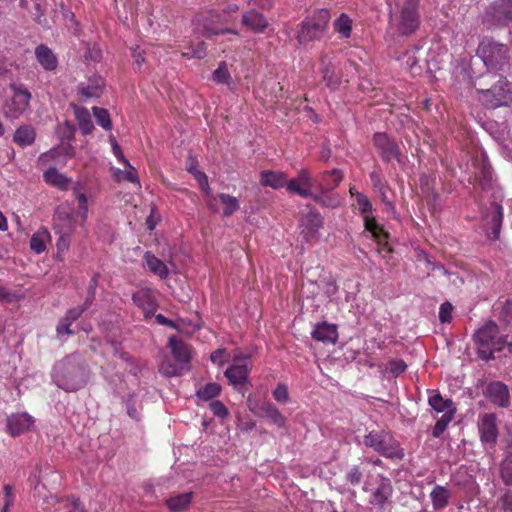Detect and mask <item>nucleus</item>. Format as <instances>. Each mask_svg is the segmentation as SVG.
Instances as JSON below:
<instances>
[{"label": "nucleus", "mask_w": 512, "mask_h": 512, "mask_svg": "<svg viewBox=\"0 0 512 512\" xmlns=\"http://www.w3.org/2000/svg\"><path fill=\"white\" fill-rule=\"evenodd\" d=\"M52 377L59 388L73 392L86 384L89 368L80 355L71 354L55 364Z\"/></svg>", "instance_id": "f257e3e1"}, {"label": "nucleus", "mask_w": 512, "mask_h": 512, "mask_svg": "<svg viewBox=\"0 0 512 512\" xmlns=\"http://www.w3.org/2000/svg\"><path fill=\"white\" fill-rule=\"evenodd\" d=\"M508 51L506 45L484 38L479 44L477 54L488 70L497 72L508 64Z\"/></svg>", "instance_id": "f03ea898"}, {"label": "nucleus", "mask_w": 512, "mask_h": 512, "mask_svg": "<svg viewBox=\"0 0 512 512\" xmlns=\"http://www.w3.org/2000/svg\"><path fill=\"white\" fill-rule=\"evenodd\" d=\"M330 20V13L326 9H321L315 14L304 21L297 33V40L299 44L306 45L312 41L320 40L326 33L328 23Z\"/></svg>", "instance_id": "7ed1b4c3"}, {"label": "nucleus", "mask_w": 512, "mask_h": 512, "mask_svg": "<svg viewBox=\"0 0 512 512\" xmlns=\"http://www.w3.org/2000/svg\"><path fill=\"white\" fill-rule=\"evenodd\" d=\"M363 443L377 453L388 457L401 459L404 456L398 442L385 431H371L365 435Z\"/></svg>", "instance_id": "20e7f679"}, {"label": "nucleus", "mask_w": 512, "mask_h": 512, "mask_svg": "<svg viewBox=\"0 0 512 512\" xmlns=\"http://www.w3.org/2000/svg\"><path fill=\"white\" fill-rule=\"evenodd\" d=\"M480 100L488 108L508 106L512 103V83L506 78L499 80L489 89L479 90Z\"/></svg>", "instance_id": "39448f33"}, {"label": "nucleus", "mask_w": 512, "mask_h": 512, "mask_svg": "<svg viewBox=\"0 0 512 512\" xmlns=\"http://www.w3.org/2000/svg\"><path fill=\"white\" fill-rule=\"evenodd\" d=\"M196 21V30L201 36L206 38L225 33L238 34L235 30L223 28L222 25L225 23L224 16L212 10L201 13Z\"/></svg>", "instance_id": "423d86ee"}, {"label": "nucleus", "mask_w": 512, "mask_h": 512, "mask_svg": "<svg viewBox=\"0 0 512 512\" xmlns=\"http://www.w3.org/2000/svg\"><path fill=\"white\" fill-rule=\"evenodd\" d=\"M251 367L250 356L237 349L233 354V363L226 369L225 376L230 384L240 389L247 381Z\"/></svg>", "instance_id": "0eeeda50"}, {"label": "nucleus", "mask_w": 512, "mask_h": 512, "mask_svg": "<svg viewBox=\"0 0 512 512\" xmlns=\"http://www.w3.org/2000/svg\"><path fill=\"white\" fill-rule=\"evenodd\" d=\"M474 339L480 348L488 349L490 354L500 351L505 343V338L499 334L498 326L494 322H488L474 335Z\"/></svg>", "instance_id": "6e6552de"}, {"label": "nucleus", "mask_w": 512, "mask_h": 512, "mask_svg": "<svg viewBox=\"0 0 512 512\" xmlns=\"http://www.w3.org/2000/svg\"><path fill=\"white\" fill-rule=\"evenodd\" d=\"M418 0H406L403 4L398 18V31L408 35L419 27Z\"/></svg>", "instance_id": "1a4fd4ad"}, {"label": "nucleus", "mask_w": 512, "mask_h": 512, "mask_svg": "<svg viewBox=\"0 0 512 512\" xmlns=\"http://www.w3.org/2000/svg\"><path fill=\"white\" fill-rule=\"evenodd\" d=\"M314 188H316V183L313 180L311 172L306 168L300 169L297 176L288 180L287 183V191L289 193L305 199H311L315 192Z\"/></svg>", "instance_id": "9d476101"}, {"label": "nucleus", "mask_w": 512, "mask_h": 512, "mask_svg": "<svg viewBox=\"0 0 512 512\" xmlns=\"http://www.w3.org/2000/svg\"><path fill=\"white\" fill-rule=\"evenodd\" d=\"M356 201L360 213L363 215L365 229L369 231L373 238L378 242H382L386 237L387 233L378 225L376 220L369 215L372 210V204L369 199L362 193L356 194Z\"/></svg>", "instance_id": "9b49d317"}, {"label": "nucleus", "mask_w": 512, "mask_h": 512, "mask_svg": "<svg viewBox=\"0 0 512 512\" xmlns=\"http://www.w3.org/2000/svg\"><path fill=\"white\" fill-rule=\"evenodd\" d=\"M13 96L6 104V112L12 118H18L25 113L30 104L31 93L22 85L10 86Z\"/></svg>", "instance_id": "f8f14e48"}, {"label": "nucleus", "mask_w": 512, "mask_h": 512, "mask_svg": "<svg viewBox=\"0 0 512 512\" xmlns=\"http://www.w3.org/2000/svg\"><path fill=\"white\" fill-rule=\"evenodd\" d=\"M477 425L480 441L485 445L493 447L497 442L499 434L496 415L494 413L480 415Z\"/></svg>", "instance_id": "ddd939ff"}, {"label": "nucleus", "mask_w": 512, "mask_h": 512, "mask_svg": "<svg viewBox=\"0 0 512 512\" xmlns=\"http://www.w3.org/2000/svg\"><path fill=\"white\" fill-rule=\"evenodd\" d=\"M322 226V216L317 210L310 208L306 214H303L300 220V235L305 241H312L318 238L319 230Z\"/></svg>", "instance_id": "4468645a"}, {"label": "nucleus", "mask_w": 512, "mask_h": 512, "mask_svg": "<svg viewBox=\"0 0 512 512\" xmlns=\"http://www.w3.org/2000/svg\"><path fill=\"white\" fill-rule=\"evenodd\" d=\"M374 144L384 161L397 159L399 156V147L397 143L390 139L385 133H376L374 135Z\"/></svg>", "instance_id": "2eb2a0df"}, {"label": "nucleus", "mask_w": 512, "mask_h": 512, "mask_svg": "<svg viewBox=\"0 0 512 512\" xmlns=\"http://www.w3.org/2000/svg\"><path fill=\"white\" fill-rule=\"evenodd\" d=\"M488 15L498 25H507L512 20V0H496L488 11Z\"/></svg>", "instance_id": "dca6fc26"}, {"label": "nucleus", "mask_w": 512, "mask_h": 512, "mask_svg": "<svg viewBox=\"0 0 512 512\" xmlns=\"http://www.w3.org/2000/svg\"><path fill=\"white\" fill-rule=\"evenodd\" d=\"M75 156V148L70 143H64L58 147L52 148L49 151L42 153L39 156L40 162L57 161L65 164L68 159Z\"/></svg>", "instance_id": "f3484780"}, {"label": "nucleus", "mask_w": 512, "mask_h": 512, "mask_svg": "<svg viewBox=\"0 0 512 512\" xmlns=\"http://www.w3.org/2000/svg\"><path fill=\"white\" fill-rule=\"evenodd\" d=\"M392 494L391 482L388 478L381 475L377 476L376 487L370 495V503L374 506L382 507Z\"/></svg>", "instance_id": "a211bd4d"}, {"label": "nucleus", "mask_w": 512, "mask_h": 512, "mask_svg": "<svg viewBox=\"0 0 512 512\" xmlns=\"http://www.w3.org/2000/svg\"><path fill=\"white\" fill-rule=\"evenodd\" d=\"M34 420L28 413H16L7 418V429L12 436H18L29 430Z\"/></svg>", "instance_id": "6ab92c4d"}, {"label": "nucleus", "mask_w": 512, "mask_h": 512, "mask_svg": "<svg viewBox=\"0 0 512 512\" xmlns=\"http://www.w3.org/2000/svg\"><path fill=\"white\" fill-rule=\"evenodd\" d=\"M503 221V208L498 203H492L486 215V225L488 227V236L492 239L499 237L500 228Z\"/></svg>", "instance_id": "aec40b11"}, {"label": "nucleus", "mask_w": 512, "mask_h": 512, "mask_svg": "<svg viewBox=\"0 0 512 512\" xmlns=\"http://www.w3.org/2000/svg\"><path fill=\"white\" fill-rule=\"evenodd\" d=\"M490 400L497 406L507 408L510 405L508 387L502 382H492L487 387Z\"/></svg>", "instance_id": "412c9836"}, {"label": "nucleus", "mask_w": 512, "mask_h": 512, "mask_svg": "<svg viewBox=\"0 0 512 512\" xmlns=\"http://www.w3.org/2000/svg\"><path fill=\"white\" fill-rule=\"evenodd\" d=\"M428 398V404L437 413H443L447 415L451 413V417H454L456 413V407L451 399H444L437 390H431Z\"/></svg>", "instance_id": "4be33fe9"}, {"label": "nucleus", "mask_w": 512, "mask_h": 512, "mask_svg": "<svg viewBox=\"0 0 512 512\" xmlns=\"http://www.w3.org/2000/svg\"><path fill=\"white\" fill-rule=\"evenodd\" d=\"M133 302L143 310L146 318L154 315L157 304L150 290L143 289L133 294Z\"/></svg>", "instance_id": "5701e85b"}, {"label": "nucleus", "mask_w": 512, "mask_h": 512, "mask_svg": "<svg viewBox=\"0 0 512 512\" xmlns=\"http://www.w3.org/2000/svg\"><path fill=\"white\" fill-rule=\"evenodd\" d=\"M242 24L255 33H262L268 26L267 19L255 10H249L242 16Z\"/></svg>", "instance_id": "b1692460"}, {"label": "nucleus", "mask_w": 512, "mask_h": 512, "mask_svg": "<svg viewBox=\"0 0 512 512\" xmlns=\"http://www.w3.org/2000/svg\"><path fill=\"white\" fill-rule=\"evenodd\" d=\"M342 178L343 174L338 169H333L332 171L324 172L321 174L319 179L315 181L316 190L332 191L340 184Z\"/></svg>", "instance_id": "393cba45"}, {"label": "nucleus", "mask_w": 512, "mask_h": 512, "mask_svg": "<svg viewBox=\"0 0 512 512\" xmlns=\"http://www.w3.org/2000/svg\"><path fill=\"white\" fill-rule=\"evenodd\" d=\"M260 183L262 186L273 189L287 188L288 178L284 172L262 171L260 174Z\"/></svg>", "instance_id": "a878e982"}, {"label": "nucleus", "mask_w": 512, "mask_h": 512, "mask_svg": "<svg viewBox=\"0 0 512 512\" xmlns=\"http://www.w3.org/2000/svg\"><path fill=\"white\" fill-rule=\"evenodd\" d=\"M312 337L317 341L335 343L338 338L337 328L326 322L318 323L312 331Z\"/></svg>", "instance_id": "bb28decb"}, {"label": "nucleus", "mask_w": 512, "mask_h": 512, "mask_svg": "<svg viewBox=\"0 0 512 512\" xmlns=\"http://www.w3.org/2000/svg\"><path fill=\"white\" fill-rule=\"evenodd\" d=\"M193 492H186L170 496L165 504L170 512H185L191 505Z\"/></svg>", "instance_id": "cd10ccee"}, {"label": "nucleus", "mask_w": 512, "mask_h": 512, "mask_svg": "<svg viewBox=\"0 0 512 512\" xmlns=\"http://www.w3.org/2000/svg\"><path fill=\"white\" fill-rule=\"evenodd\" d=\"M169 347L175 359L180 363H188L191 359V350L190 348L177 339V337L172 336L169 338Z\"/></svg>", "instance_id": "c85d7f7f"}, {"label": "nucleus", "mask_w": 512, "mask_h": 512, "mask_svg": "<svg viewBox=\"0 0 512 512\" xmlns=\"http://www.w3.org/2000/svg\"><path fill=\"white\" fill-rule=\"evenodd\" d=\"M36 131L31 125L19 126L13 135V141L21 147L30 146L34 143Z\"/></svg>", "instance_id": "c756f323"}, {"label": "nucleus", "mask_w": 512, "mask_h": 512, "mask_svg": "<svg viewBox=\"0 0 512 512\" xmlns=\"http://www.w3.org/2000/svg\"><path fill=\"white\" fill-rule=\"evenodd\" d=\"M35 55L40 65L45 70H54L57 67V58L47 46H38L35 50Z\"/></svg>", "instance_id": "7c9ffc66"}, {"label": "nucleus", "mask_w": 512, "mask_h": 512, "mask_svg": "<svg viewBox=\"0 0 512 512\" xmlns=\"http://www.w3.org/2000/svg\"><path fill=\"white\" fill-rule=\"evenodd\" d=\"M72 108L81 132L84 135L90 134L93 131L94 126L89 111L86 108L79 107L75 104L72 105Z\"/></svg>", "instance_id": "2f4dec72"}, {"label": "nucleus", "mask_w": 512, "mask_h": 512, "mask_svg": "<svg viewBox=\"0 0 512 512\" xmlns=\"http://www.w3.org/2000/svg\"><path fill=\"white\" fill-rule=\"evenodd\" d=\"M352 19L346 14L341 13L333 22V29L342 40L349 39L352 35Z\"/></svg>", "instance_id": "473e14b6"}, {"label": "nucleus", "mask_w": 512, "mask_h": 512, "mask_svg": "<svg viewBox=\"0 0 512 512\" xmlns=\"http://www.w3.org/2000/svg\"><path fill=\"white\" fill-rule=\"evenodd\" d=\"M451 491L441 485H436L430 493V499L434 509H443L449 503Z\"/></svg>", "instance_id": "72a5a7b5"}, {"label": "nucleus", "mask_w": 512, "mask_h": 512, "mask_svg": "<svg viewBox=\"0 0 512 512\" xmlns=\"http://www.w3.org/2000/svg\"><path fill=\"white\" fill-rule=\"evenodd\" d=\"M145 266L149 271L159 276L160 278H166L168 276V268L163 261L155 257L151 252L144 254Z\"/></svg>", "instance_id": "f704fd0d"}, {"label": "nucleus", "mask_w": 512, "mask_h": 512, "mask_svg": "<svg viewBox=\"0 0 512 512\" xmlns=\"http://www.w3.org/2000/svg\"><path fill=\"white\" fill-rule=\"evenodd\" d=\"M321 72L327 86L335 89L339 84V78L334 73V65L331 58L326 55L321 58Z\"/></svg>", "instance_id": "c9c22d12"}, {"label": "nucleus", "mask_w": 512, "mask_h": 512, "mask_svg": "<svg viewBox=\"0 0 512 512\" xmlns=\"http://www.w3.org/2000/svg\"><path fill=\"white\" fill-rule=\"evenodd\" d=\"M313 201L327 208H337L341 205V198L337 194H331L330 191L317 190L311 197Z\"/></svg>", "instance_id": "e433bc0d"}, {"label": "nucleus", "mask_w": 512, "mask_h": 512, "mask_svg": "<svg viewBox=\"0 0 512 512\" xmlns=\"http://www.w3.org/2000/svg\"><path fill=\"white\" fill-rule=\"evenodd\" d=\"M43 178L46 183L56 186L59 189L65 190L67 189L70 180L62 173H60L56 168H49L44 172Z\"/></svg>", "instance_id": "4c0bfd02"}, {"label": "nucleus", "mask_w": 512, "mask_h": 512, "mask_svg": "<svg viewBox=\"0 0 512 512\" xmlns=\"http://www.w3.org/2000/svg\"><path fill=\"white\" fill-rule=\"evenodd\" d=\"M475 178L483 190L489 189L493 182V173L490 165L482 161L477 168Z\"/></svg>", "instance_id": "58836bf2"}, {"label": "nucleus", "mask_w": 512, "mask_h": 512, "mask_svg": "<svg viewBox=\"0 0 512 512\" xmlns=\"http://www.w3.org/2000/svg\"><path fill=\"white\" fill-rule=\"evenodd\" d=\"M102 87L103 80L101 78H96L94 80H89L86 85L81 84L78 91L84 99L97 98L101 95Z\"/></svg>", "instance_id": "ea45409f"}, {"label": "nucleus", "mask_w": 512, "mask_h": 512, "mask_svg": "<svg viewBox=\"0 0 512 512\" xmlns=\"http://www.w3.org/2000/svg\"><path fill=\"white\" fill-rule=\"evenodd\" d=\"M194 176H195V179L198 181L201 190L207 196V205L209 206V208L211 210L217 211L216 197L212 194V191L208 184L207 176L201 171H196L194 173Z\"/></svg>", "instance_id": "a19ab883"}, {"label": "nucleus", "mask_w": 512, "mask_h": 512, "mask_svg": "<svg viewBox=\"0 0 512 512\" xmlns=\"http://www.w3.org/2000/svg\"><path fill=\"white\" fill-rule=\"evenodd\" d=\"M50 239V234L47 229H40L34 233L30 240V248L37 254L44 252L46 242Z\"/></svg>", "instance_id": "79ce46f5"}, {"label": "nucleus", "mask_w": 512, "mask_h": 512, "mask_svg": "<svg viewBox=\"0 0 512 512\" xmlns=\"http://www.w3.org/2000/svg\"><path fill=\"white\" fill-rule=\"evenodd\" d=\"M36 477L37 476L35 475V481L30 478L31 485L34 486V497H37L40 500H42L41 505L43 506V509L46 510L49 508V505H55L58 502V498L57 496L52 494H44V487L39 486V482L36 479Z\"/></svg>", "instance_id": "37998d69"}, {"label": "nucleus", "mask_w": 512, "mask_h": 512, "mask_svg": "<svg viewBox=\"0 0 512 512\" xmlns=\"http://www.w3.org/2000/svg\"><path fill=\"white\" fill-rule=\"evenodd\" d=\"M217 197L224 205L223 216L225 217L232 215L240 207L238 199L234 196L225 193H220Z\"/></svg>", "instance_id": "c03bdc74"}, {"label": "nucleus", "mask_w": 512, "mask_h": 512, "mask_svg": "<svg viewBox=\"0 0 512 512\" xmlns=\"http://www.w3.org/2000/svg\"><path fill=\"white\" fill-rule=\"evenodd\" d=\"M264 416L267 417L272 423L282 427L286 423V418L280 411L272 404L268 403L263 406Z\"/></svg>", "instance_id": "a18cd8bd"}, {"label": "nucleus", "mask_w": 512, "mask_h": 512, "mask_svg": "<svg viewBox=\"0 0 512 512\" xmlns=\"http://www.w3.org/2000/svg\"><path fill=\"white\" fill-rule=\"evenodd\" d=\"M212 80L217 84H226L230 86L231 75L228 71L226 62H220L218 68L212 74Z\"/></svg>", "instance_id": "49530a36"}, {"label": "nucleus", "mask_w": 512, "mask_h": 512, "mask_svg": "<svg viewBox=\"0 0 512 512\" xmlns=\"http://www.w3.org/2000/svg\"><path fill=\"white\" fill-rule=\"evenodd\" d=\"M221 386L217 383H208L197 391V396L202 400H209L219 395Z\"/></svg>", "instance_id": "de8ad7c7"}, {"label": "nucleus", "mask_w": 512, "mask_h": 512, "mask_svg": "<svg viewBox=\"0 0 512 512\" xmlns=\"http://www.w3.org/2000/svg\"><path fill=\"white\" fill-rule=\"evenodd\" d=\"M75 131V126L72 123L65 121L58 125L56 133L61 142H64L72 140L74 138Z\"/></svg>", "instance_id": "09e8293b"}, {"label": "nucleus", "mask_w": 512, "mask_h": 512, "mask_svg": "<svg viewBox=\"0 0 512 512\" xmlns=\"http://www.w3.org/2000/svg\"><path fill=\"white\" fill-rule=\"evenodd\" d=\"M92 110L98 125H100L105 130H110L112 124L108 111L99 107H93Z\"/></svg>", "instance_id": "8fccbe9b"}, {"label": "nucleus", "mask_w": 512, "mask_h": 512, "mask_svg": "<svg viewBox=\"0 0 512 512\" xmlns=\"http://www.w3.org/2000/svg\"><path fill=\"white\" fill-rule=\"evenodd\" d=\"M182 54L188 58L202 59L206 56V45L202 41L198 42L196 45L191 44Z\"/></svg>", "instance_id": "3c124183"}, {"label": "nucleus", "mask_w": 512, "mask_h": 512, "mask_svg": "<svg viewBox=\"0 0 512 512\" xmlns=\"http://www.w3.org/2000/svg\"><path fill=\"white\" fill-rule=\"evenodd\" d=\"M125 170L117 169L114 173L117 181H127L131 183H139L135 169L130 165Z\"/></svg>", "instance_id": "603ef678"}, {"label": "nucleus", "mask_w": 512, "mask_h": 512, "mask_svg": "<svg viewBox=\"0 0 512 512\" xmlns=\"http://www.w3.org/2000/svg\"><path fill=\"white\" fill-rule=\"evenodd\" d=\"M90 307V300H85L83 305L69 309L65 316V320H68L71 324L76 321L88 308Z\"/></svg>", "instance_id": "864d4df0"}, {"label": "nucleus", "mask_w": 512, "mask_h": 512, "mask_svg": "<svg viewBox=\"0 0 512 512\" xmlns=\"http://www.w3.org/2000/svg\"><path fill=\"white\" fill-rule=\"evenodd\" d=\"M454 417H451V413L447 414V415H442L436 422V424L434 425V428H433V431H432V435L435 437V438H438L440 437L444 431L446 430L447 426L449 425V423L453 420Z\"/></svg>", "instance_id": "5fc2aeb1"}, {"label": "nucleus", "mask_w": 512, "mask_h": 512, "mask_svg": "<svg viewBox=\"0 0 512 512\" xmlns=\"http://www.w3.org/2000/svg\"><path fill=\"white\" fill-rule=\"evenodd\" d=\"M74 229L75 224L73 219H68L66 221H54L55 233H64L66 235H72Z\"/></svg>", "instance_id": "6e6d98bb"}, {"label": "nucleus", "mask_w": 512, "mask_h": 512, "mask_svg": "<svg viewBox=\"0 0 512 512\" xmlns=\"http://www.w3.org/2000/svg\"><path fill=\"white\" fill-rule=\"evenodd\" d=\"M72 210V207L68 203H63L59 205L55 211L53 221H66L68 219H73L71 216Z\"/></svg>", "instance_id": "4d7b16f0"}, {"label": "nucleus", "mask_w": 512, "mask_h": 512, "mask_svg": "<svg viewBox=\"0 0 512 512\" xmlns=\"http://www.w3.org/2000/svg\"><path fill=\"white\" fill-rule=\"evenodd\" d=\"M500 319L507 325H512V300H507L500 310Z\"/></svg>", "instance_id": "13d9d810"}, {"label": "nucleus", "mask_w": 512, "mask_h": 512, "mask_svg": "<svg viewBox=\"0 0 512 512\" xmlns=\"http://www.w3.org/2000/svg\"><path fill=\"white\" fill-rule=\"evenodd\" d=\"M453 306L449 302L441 304L439 309V319L442 323H448L452 319Z\"/></svg>", "instance_id": "bf43d9fd"}, {"label": "nucleus", "mask_w": 512, "mask_h": 512, "mask_svg": "<svg viewBox=\"0 0 512 512\" xmlns=\"http://www.w3.org/2000/svg\"><path fill=\"white\" fill-rule=\"evenodd\" d=\"M501 477L506 485L512 486V461H505L502 464Z\"/></svg>", "instance_id": "052dcab7"}, {"label": "nucleus", "mask_w": 512, "mask_h": 512, "mask_svg": "<svg viewBox=\"0 0 512 512\" xmlns=\"http://www.w3.org/2000/svg\"><path fill=\"white\" fill-rule=\"evenodd\" d=\"M273 397L276 401L285 403L289 399L288 389L284 384H278L273 391Z\"/></svg>", "instance_id": "680f3d73"}, {"label": "nucleus", "mask_w": 512, "mask_h": 512, "mask_svg": "<svg viewBox=\"0 0 512 512\" xmlns=\"http://www.w3.org/2000/svg\"><path fill=\"white\" fill-rule=\"evenodd\" d=\"M407 365L403 360H393L389 362L388 370L394 376H398L405 371Z\"/></svg>", "instance_id": "e2e57ef3"}, {"label": "nucleus", "mask_w": 512, "mask_h": 512, "mask_svg": "<svg viewBox=\"0 0 512 512\" xmlns=\"http://www.w3.org/2000/svg\"><path fill=\"white\" fill-rule=\"evenodd\" d=\"M210 409L213 414L220 418H225L228 415V410L225 405L220 401H213L210 404Z\"/></svg>", "instance_id": "0e129e2a"}, {"label": "nucleus", "mask_w": 512, "mask_h": 512, "mask_svg": "<svg viewBox=\"0 0 512 512\" xmlns=\"http://www.w3.org/2000/svg\"><path fill=\"white\" fill-rule=\"evenodd\" d=\"M67 512H87L84 505L77 498H70L66 504Z\"/></svg>", "instance_id": "69168bd1"}, {"label": "nucleus", "mask_w": 512, "mask_h": 512, "mask_svg": "<svg viewBox=\"0 0 512 512\" xmlns=\"http://www.w3.org/2000/svg\"><path fill=\"white\" fill-rule=\"evenodd\" d=\"M72 324L70 322H68V320H65L64 318H61L57 327H56V332H57V335L58 336H63V335H73L74 332L70 329V326Z\"/></svg>", "instance_id": "338daca9"}, {"label": "nucleus", "mask_w": 512, "mask_h": 512, "mask_svg": "<svg viewBox=\"0 0 512 512\" xmlns=\"http://www.w3.org/2000/svg\"><path fill=\"white\" fill-rule=\"evenodd\" d=\"M499 506L506 512H512V492H505L499 499Z\"/></svg>", "instance_id": "774afa93"}]
</instances>
